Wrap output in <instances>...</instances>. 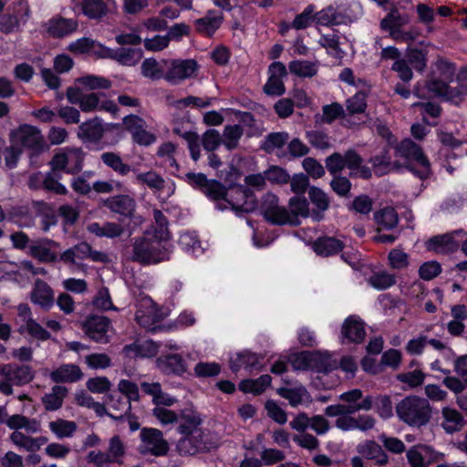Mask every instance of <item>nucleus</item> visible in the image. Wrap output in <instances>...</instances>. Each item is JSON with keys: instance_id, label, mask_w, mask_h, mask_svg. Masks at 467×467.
<instances>
[{"instance_id": "obj_5", "label": "nucleus", "mask_w": 467, "mask_h": 467, "mask_svg": "<svg viewBox=\"0 0 467 467\" xmlns=\"http://www.w3.org/2000/svg\"><path fill=\"white\" fill-rule=\"evenodd\" d=\"M338 407H344L341 404H333L326 407L324 412L327 417H337L335 426L343 431H350L358 430L360 431H368L375 426V419L368 414H360L358 417L352 415L356 412H338Z\"/></svg>"}, {"instance_id": "obj_14", "label": "nucleus", "mask_w": 467, "mask_h": 467, "mask_svg": "<svg viewBox=\"0 0 467 467\" xmlns=\"http://www.w3.org/2000/svg\"><path fill=\"white\" fill-rule=\"evenodd\" d=\"M367 97V93L359 91L346 100L345 114L347 128H353L364 122L362 116L365 114L368 106Z\"/></svg>"}, {"instance_id": "obj_18", "label": "nucleus", "mask_w": 467, "mask_h": 467, "mask_svg": "<svg viewBox=\"0 0 467 467\" xmlns=\"http://www.w3.org/2000/svg\"><path fill=\"white\" fill-rule=\"evenodd\" d=\"M441 456V453L424 444L414 445L406 451L408 462L411 467H428L438 462Z\"/></svg>"}, {"instance_id": "obj_11", "label": "nucleus", "mask_w": 467, "mask_h": 467, "mask_svg": "<svg viewBox=\"0 0 467 467\" xmlns=\"http://www.w3.org/2000/svg\"><path fill=\"white\" fill-rule=\"evenodd\" d=\"M225 201L236 213H251L256 208V198L247 186L235 185L227 190Z\"/></svg>"}, {"instance_id": "obj_51", "label": "nucleus", "mask_w": 467, "mask_h": 467, "mask_svg": "<svg viewBox=\"0 0 467 467\" xmlns=\"http://www.w3.org/2000/svg\"><path fill=\"white\" fill-rule=\"evenodd\" d=\"M289 135L287 132H271L265 136L262 142L261 149L267 153L282 149L287 142Z\"/></svg>"}, {"instance_id": "obj_50", "label": "nucleus", "mask_w": 467, "mask_h": 467, "mask_svg": "<svg viewBox=\"0 0 467 467\" xmlns=\"http://www.w3.org/2000/svg\"><path fill=\"white\" fill-rule=\"evenodd\" d=\"M277 393L287 400L292 407L298 406L309 398V394L304 387L280 388L277 389Z\"/></svg>"}, {"instance_id": "obj_42", "label": "nucleus", "mask_w": 467, "mask_h": 467, "mask_svg": "<svg viewBox=\"0 0 467 467\" xmlns=\"http://www.w3.org/2000/svg\"><path fill=\"white\" fill-rule=\"evenodd\" d=\"M103 127L99 118L82 122L78 127V136L90 141H96L103 136Z\"/></svg>"}, {"instance_id": "obj_61", "label": "nucleus", "mask_w": 467, "mask_h": 467, "mask_svg": "<svg viewBox=\"0 0 467 467\" xmlns=\"http://www.w3.org/2000/svg\"><path fill=\"white\" fill-rule=\"evenodd\" d=\"M59 171H52L46 174L44 178L43 188L48 192H52L57 194L65 195L67 192V188L59 182L61 179Z\"/></svg>"}, {"instance_id": "obj_32", "label": "nucleus", "mask_w": 467, "mask_h": 467, "mask_svg": "<svg viewBox=\"0 0 467 467\" xmlns=\"http://www.w3.org/2000/svg\"><path fill=\"white\" fill-rule=\"evenodd\" d=\"M344 248L342 241L331 237L322 236L317 238L313 244L314 251L322 256H330L341 252Z\"/></svg>"}, {"instance_id": "obj_43", "label": "nucleus", "mask_w": 467, "mask_h": 467, "mask_svg": "<svg viewBox=\"0 0 467 467\" xmlns=\"http://www.w3.org/2000/svg\"><path fill=\"white\" fill-rule=\"evenodd\" d=\"M409 21L408 15L401 14L396 7H393L380 21V28L389 34L391 30L401 28L403 26L407 25Z\"/></svg>"}, {"instance_id": "obj_29", "label": "nucleus", "mask_w": 467, "mask_h": 467, "mask_svg": "<svg viewBox=\"0 0 467 467\" xmlns=\"http://www.w3.org/2000/svg\"><path fill=\"white\" fill-rule=\"evenodd\" d=\"M131 409L129 399L119 393H113L109 398L107 415L113 420H121Z\"/></svg>"}, {"instance_id": "obj_27", "label": "nucleus", "mask_w": 467, "mask_h": 467, "mask_svg": "<svg viewBox=\"0 0 467 467\" xmlns=\"http://www.w3.org/2000/svg\"><path fill=\"white\" fill-rule=\"evenodd\" d=\"M177 422V431L182 435L192 432L198 433V431H202L200 428L202 422L200 414L191 409L182 410L180 416H178Z\"/></svg>"}, {"instance_id": "obj_12", "label": "nucleus", "mask_w": 467, "mask_h": 467, "mask_svg": "<svg viewBox=\"0 0 467 467\" xmlns=\"http://www.w3.org/2000/svg\"><path fill=\"white\" fill-rule=\"evenodd\" d=\"M198 69L199 65L194 59L168 60L165 79L172 85H178L194 76Z\"/></svg>"}, {"instance_id": "obj_54", "label": "nucleus", "mask_w": 467, "mask_h": 467, "mask_svg": "<svg viewBox=\"0 0 467 467\" xmlns=\"http://www.w3.org/2000/svg\"><path fill=\"white\" fill-rule=\"evenodd\" d=\"M142 52L140 48L119 47L115 53V60L123 66L136 65L141 58Z\"/></svg>"}, {"instance_id": "obj_16", "label": "nucleus", "mask_w": 467, "mask_h": 467, "mask_svg": "<svg viewBox=\"0 0 467 467\" xmlns=\"http://www.w3.org/2000/svg\"><path fill=\"white\" fill-rule=\"evenodd\" d=\"M269 77L264 86V92L268 96L279 97L285 94V87L283 78L287 76L284 63L275 61L268 67Z\"/></svg>"}, {"instance_id": "obj_22", "label": "nucleus", "mask_w": 467, "mask_h": 467, "mask_svg": "<svg viewBox=\"0 0 467 467\" xmlns=\"http://www.w3.org/2000/svg\"><path fill=\"white\" fill-rule=\"evenodd\" d=\"M103 205L114 213L131 217L136 208V202L130 194H117L104 200Z\"/></svg>"}, {"instance_id": "obj_44", "label": "nucleus", "mask_w": 467, "mask_h": 467, "mask_svg": "<svg viewBox=\"0 0 467 467\" xmlns=\"http://www.w3.org/2000/svg\"><path fill=\"white\" fill-rule=\"evenodd\" d=\"M101 161L114 171L119 176H126L131 171H134L130 165L125 163L121 157L111 151L103 152L100 156Z\"/></svg>"}, {"instance_id": "obj_39", "label": "nucleus", "mask_w": 467, "mask_h": 467, "mask_svg": "<svg viewBox=\"0 0 467 467\" xmlns=\"http://www.w3.org/2000/svg\"><path fill=\"white\" fill-rule=\"evenodd\" d=\"M9 429L14 431H19L20 429H25L28 433H37L40 431V422L36 419H29L21 414H14L9 416L5 424Z\"/></svg>"}, {"instance_id": "obj_24", "label": "nucleus", "mask_w": 467, "mask_h": 467, "mask_svg": "<svg viewBox=\"0 0 467 467\" xmlns=\"http://www.w3.org/2000/svg\"><path fill=\"white\" fill-rule=\"evenodd\" d=\"M463 234L464 233L462 231H455L454 233L451 234L434 236L427 242V249L429 251H433L437 254H445L453 253L460 246V243L457 240H455L454 236Z\"/></svg>"}, {"instance_id": "obj_8", "label": "nucleus", "mask_w": 467, "mask_h": 467, "mask_svg": "<svg viewBox=\"0 0 467 467\" xmlns=\"http://www.w3.org/2000/svg\"><path fill=\"white\" fill-rule=\"evenodd\" d=\"M140 442L138 451L142 455L155 457L165 456L169 451V444L162 432L154 428H142L140 432Z\"/></svg>"}, {"instance_id": "obj_33", "label": "nucleus", "mask_w": 467, "mask_h": 467, "mask_svg": "<svg viewBox=\"0 0 467 467\" xmlns=\"http://www.w3.org/2000/svg\"><path fill=\"white\" fill-rule=\"evenodd\" d=\"M68 389L61 385H55L52 387L50 392L46 393L42 398L41 401L46 410L55 411L59 410L64 402V399L67 397Z\"/></svg>"}, {"instance_id": "obj_9", "label": "nucleus", "mask_w": 467, "mask_h": 467, "mask_svg": "<svg viewBox=\"0 0 467 467\" xmlns=\"http://www.w3.org/2000/svg\"><path fill=\"white\" fill-rule=\"evenodd\" d=\"M164 316L153 300L149 296H141L137 302L135 318L137 323L146 330L155 332L159 327L158 323Z\"/></svg>"}, {"instance_id": "obj_1", "label": "nucleus", "mask_w": 467, "mask_h": 467, "mask_svg": "<svg viewBox=\"0 0 467 467\" xmlns=\"http://www.w3.org/2000/svg\"><path fill=\"white\" fill-rule=\"evenodd\" d=\"M132 259L141 264H157L169 259L168 241L151 233L135 238Z\"/></svg>"}, {"instance_id": "obj_38", "label": "nucleus", "mask_w": 467, "mask_h": 467, "mask_svg": "<svg viewBox=\"0 0 467 467\" xmlns=\"http://www.w3.org/2000/svg\"><path fill=\"white\" fill-rule=\"evenodd\" d=\"M308 196L314 205L317 206L318 211H313L311 217L315 221H320L323 219L322 213L327 211L329 207L330 201L327 194L317 187H310L308 191Z\"/></svg>"}, {"instance_id": "obj_35", "label": "nucleus", "mask_w": 467, "mask_h": 467, "mask_svg": "<svg viewBox=\"0 0 467 467\" xmlns=\"http://www.w3.org/2000/svg\"><path fill=\"white\" fill-rule=\"evenodd\" d=\"M441 426L447 433L459 431L465 425L462 415L455 409L445 407L441 410Z\"/></svg>"}, {"instance_id": "obj_2", "label": "nucleus", "mask_w": 467, "mask_h": 467, "mask_svg": "<svg viewBox=\"0 0 467 467\" xmlns=\"http://www.w3.org/2000/svg\"><path fill=\"white\" fill-rule=\"evenodd\" d=\"M396 412L406 424L420 428L430 421L432 409L427 399L410 395L397 404Z\"/></svg>"}, {"instance_id": "obj_25", "label": "nucleus", "mask_w": 467, "mask_h": 467, "mask_svg": "<svg viewBox=\"0 0 467 467\" xmlns=\"http://www.w3.org/2000/svg\"><path fill=\"white\" fill-rule=\"evenodd\" d=\"M50 379L57 383H75L83 379L84 374L79 366L67 363L62 364L56 369H54L50 375Z\"/></svg>"}, {"instance_id": "obj_31", "label": "nucleus", "mask_w": 467, "mask_h": 467, "mask_svg": "<svg viewBox=\"0 0 467 467\" xmlns=\"http://www.w3.org/2000/svg\"><path fill=\"white\" fill-rule=\"evenodd\" d=\"M140 388L143 392L152 397L156 407L172 406L176 399L162 391L161 385L159 382H142Z\"/></svg>"}, {"instance_id": "obj_10", "label": "nucleus", "mask_w": 467, "mask_h": 467, "mask_svg": "<svg viewBox=\"0 0 467 467\" xmlns=\"http://www.w3.org/2000/svg\"><path fill=\"white\" fill-rule=\"evenodd\" d=\"M84 152L79 148L66 149L55 154L50 161L54 171H64L69 174H76L82 170Z\"/></svg>"}, {"instance_id": "obj_17", "label": "nucleus", "mask_w": 467, "mask_h": 467, "mask_svg": "<svg viewBox=\"0 0 467 467\" xmlns=\"http://www.w3.org/2000/svg\"><path fill=\"white\" fill-rule=\"evenodd\" d=\"M156 368L164 375L182 377L188 370L187 361L181 354H161L156 358Z\"/></svg>"}, {"instance_id": "obj_15", "label": "nucleus", "mask_w": 467, "mask_h": 467, "mask_svg": "<svg viewBox=\"0 0 467 467\" xmlns=\"http://www.w3.org/2000/svg\"><path fill=\"white\" fill-rule=\"evenodd\" d=\"M110 327V320L103 316L88 317L83 323L85 334L91 340L100 344H106L109 341L108 332Z\"/></svg>"}, {"instance_id": "obj_26", "label": "nucleus", "mask_w": 467, "mask_h": 467, "mask_svg": "<svg viewBox=\"0 0 467 467\" xmlns=\"http://www.w3.org/2000/svg\"><path fill=\"white\" fill-rule=\"evenodd\" d=\"M31 301L43 309H49L54 305L52 288L43 280L36 279L31 291Z\"/></svg>"}, {"instance_id": "obj_3", "label": "nucleus", "mask_w": 467, "mask_h": 467, "mask_svg": "<svg viewBox=\"0 0 467 467\" xmlns=\"http://www.w3.org/2000/svg\"><path fill=\"white\" fill-rule=\"evenodd\" d=\"M413 93L416 97L421 99L439 98L454 104H459L467 97V86L462 80L458 82L457 86L451 87L444 81L431 78L424 82L423 88H420V84L416 85Z\"/></svg>"}, {"instance_id": "obj_21", "label": "nucleus", "mask_w": 467, "mask_h": 467, "mask_svg": "<svg viewBox=\"0 0 467 467\" xmlns=\"http://www.w3.org/2000/svg\"><path fill=\"white\" fill-rule=\"evenodd\" d=\"M342 343H360L366 336L365 325L357 316L347 317L341 327Z\"/></svg>"}, {"instance_id": "obj_59", "label": "nucleus", "mask_w": 467, "mask_h": 467, "mask_svg": "<svg viewBox=\"0 0 467 467\" xmlns=\"http://www.w3.org/2000/svg\"><path fill=\"white\" fill-rule=\"evenodd\" d=\"M309 144L317 150H326L332 147L330 137L321 130H309L306 133Z\"/></svg>"}, {"instance_id": "obj_62", "label": "nucleus", "mask_w": 467, "mask_h": 467, "mask_svg": "<svg viewBox=\"0 0 467 467\" xmlns=\"http://www.w3.org/2000/svg\"><path fill=\"white\" fill-rule=\"evenodd\" d=\"M288 204L290 208L289 213L294 215L296 219H298L299 216L305 218L311 216L309 203L304 196L296 195L290 198Z\"/></svg>"}, {"instance_id": "obj_49", "label": "nucleus", "mask_w": 467, "mask_h": 467, "mask_svg": "<svg viewBox=\"0 0 467 467\" xmlns=\"http://www.w3.org/2000/svg\"><path fill=\"white\" fill-rule=\"evenodd\" d=\"M374 219L380 229H393L399 222L397 212L392 207H385L374 214Z\"/></svg>"}, {"instance_id": "obj_6", "label": "nucleus", "mask_w": 467, "mask_h": 467, "mask_svg": "<svg viewBox=\"0 0 467 467\" xmlns=\"http://www.w3.org/2000/svg\"><path fill=\"white\" fill-rule=\"evenodd\" d=\"M261 213L266 222L274 225H298L299 219H296L289 211L279 204V199L273 193H267L263 199Z\"/></svg>"}, {"instance_id": "obj_57", "label": "nucleus", "mask_w": 467, "mask_h": 467, "mask_svg": "<svg viewBox=\"0 0 467 467\" xmlns=\"http://www.w3.org/2000/svg\"><path fill=\"white\" fill-rule=\"evenodd\" d=\"M322 120L325 123L330 124L337 119H341L343 125L346 127V114L345 109L338 102H333L322 107Z\"/></svg>"}, {"instance_id": "obj_52", "label": "nucleus", "mask_w": 467, "mask_h": 467, "mask_svg": "<svg viewBox=\"0 0 467 467\" xmlns=\"http://www.w3.org/2000/svg\"><path fill=\"white\" fill-rule=\"evenodd\" d=\"M82 10L91 19L100 18L108 12V3L105 0H83Z\"/></svg>"}, {"instance_id": "obj_45", "label": "nucleus", "mask_w": 467, "mask_h": 467, "mask_svg": "<svg viewBox=\"0 0 467 467\" xmlns=\"http://www.w3.org/2000/svg\"><path fill=\"white\" fill-rule=\"evenodd\" d=\"M88 231L99 237L115 238L120 236L124 229L116 223L107 222L103 224L92 223L88 227Z\"/></svg>"}, {"instance_id": "obj_36", "label": "nucleus", "mask_w": 467, "mask_h": 467, "mask_svg": "<svg viewBox=\"0 0 467 467\" xmlns=\"http://www.w3.org/2000/svg\"><path fill=\"white\" fill-rule=\"evenodd\" d=\"M78 27L74 19L57 17L47 23V32L54 37H63L73 33Z\"/></svg>"}, {"instance_id": "obj_58", "label": "nucleus", "mask_w": 467, "mask_h": 467, "mask_svg": "<svg viewBox=\"0 0 467 467\" xmlns=\"http://www.w3.org/2000/svg\"><path fill=\"white\" fill-rule=\"evenodd\" d=\"M18 332L20 334L26 332L31 337L39 341H47L51 338V334L35 319L27 325H21Z\"/></svg>"}, {"instance_id": "obj_30", "label": "nucleus", "mask_w": 467, "mask_h": 467, "mask_svg": "<svg viewBox=\"0 0 467 467\" xmlns=\"http://www.w3.org/2000/svg\"><path fill=\"white\" fill-rule=\"evenodd\" d=\"M9 439L17 448L30 452L38 451L41 446L47 442V438L46 437L33 438L21 431H13Z\"/></svg>"}, {"instance_id": "obj_37", "label": "nucleus", "mask_w": 467, "mask_h": 467, "mask_svg": "<svg viewBox=\"0 0 467 467\" xmlns=\"http://www.w3.org/2000/svg\"><path fill=\"white\" fill-rule=\"evenodd\" d=\"M337 368L336 360H333L327 353L310 352L309 370L320 373H328Z\"/></svg>"}, {"instance_id": "obj_7", "label": "nucleus", "mask_w": 467, "mask_h": 467, "mask_svg": "<svg viewBox=\"0 0 467 467\" xmlns=\"http://www.w3.org/2000/svg\"><path fill=\"white\" fill-rule=\"evenodd\" d=\"M399 151L401 156L408 161H413L419 166L414 167L408 163L406 168L420 179H426L431 173V164L427 157L424 155L421 148L411 140H404L399 146Z\"/></svg>"}, {"instance_id": "obj_23", "label": "nucleus", "mask_w": 467, "mask_h": 467, "mask_svg": "<svg viewBox=\"0 0 467 467\" xmlns=\"http://www.w3.org/2000/svg\"><path fill=\"white\" fill-rule=\"evenodd\" d=\"M0 373L13 384L17 386H23L33 380L35 377V371L31 366L20 365H4L0 367Z\"/></svg>"}, {"instance_id": "obj_55", "label": "nucleus", "mask_w": 467, "mask_h": 467, "mask_svg": "<svg viewBox=\"0 0 467 467\" xmlns=\"http://www.w3.org/2000/svg\"><path fill=\"white\" fill-rule=\"evenodd\" d=\"M271 376L262 375L256 379H246L240 383V389L244 392L260 394L271 384Z\"/></svg>"}, {"instance_id": "obj_56", "label": "nucleus", "mask_w": 467, "mask_h": 467, "mask_svg": "<svg viewBox=\"0 0 467 467\" xmlns=\"http://www.w3.org/2000/svg\"><path fill=\"white\" fill-rule=\"evenodd\" d=\"M406 60L416 71L422 72L427 67V51L416 47H408Z\"/></svg>"}, {"instance_id": "obj_13", "label": "nucleus", "mask_w": 467, "mask_h": 467, "mask_svg": "<svg viewBox=\"0 0 467 467\" xmlns=\"http://www.w3.org/2000/svg\"><path fill=\"white\" fill-rule=\"evenodd\" d=\"M13 143L20 144L22 147L34 151H40L44 148V140L41 131L31 125H22L11 132Z\"/></svg>"}, {"instance_id": "obj_40", "label": "nucleus", "mask_w": 467, "mask_h": 467, "mask_svg": "<svg viewBox=\"0 0 467 467\" xmlns=\"http://www.w3.org/2000/svg\"><path fill=\"white\" fill-rule=\"evenodd\" d=\"M167 62L168 60L157 61L154 58H146L141 64V74L152 80L165 79Z\"/></svg>"}, {"instance_id": "obj_53", "label": "nucleus", "mask_w": 467, "mask_h": 467, "mask_svg": "<svg viewBox=\"0 0 467 467\" xmlns=\"http://www.w3.org/2000/svg\"><path fill=\"white\" fill-rule=\"evenodd\" d=\"M136 181L139 183L147 185L150 190L156 192L163 191L166 183L165 180L153 171L138 173L136 175Z\"/></svg>"}, {"instance_id": "obj_19", "label": "nucleus", "mask_w": 467, "mask_h": 467, "mask_svg": "<svg viewBox=\"0 0 467 467\" xmlns=\"http://www.w3.org/2000/svg\"><path fill=\"white\" fill-rule=\"evenodd\" d=\"M66 95L67 100L71 104L78 105L83 112H92L98 110L102 93H84L78 87H69Z\"/></svg>"}, {"instance_id": "obj_47", "label": "nucleus", "mask_w": 467, "mask_h": 467, "mask_svg": "<svg viewBox=\"0 0 467 467\" xmlns=\"http://www.w3.org/2000/svg\"><path fill=\"white\" fill-rule=\"evenodd\" d=\"M90 253V245L88 243H80L66 250L61 255L60 260L65 264L77 265L79 261L88 258Z\"/></svg>"}, {"instance_id": "obj_4", "label": "nucleus", "mask_w": 467, "mask_h": 467, "mask_svg": "<svg viewBox=\"0 0 467 467\" xmlns=\"http://www.w3.org/2000/svg\"><path fill=\"white\" fill-rule=\"evenodd\" d=\"M127 454V447L119 435L108 441L105 451H90L87 454V462L96 467H109L112 464L121 465Z\"/></svg>"}, {"instance_id": "obj_34", "label": "nucleus", "mask_w": 467, "mask_h": 467, "mask_svg": "<svg viewBox=\"0 0 467 467\" xmlns=\"http://www.w3.org/2000/svg\"><path fill=\"white\" fill-rule=\"evenodd\" d=\"M123 351L130 358H150L158 353V346L151 340H146L126 345Z\"/></svg>"}, {"instance_id": "obj_41", "label": "nucleus", "mask_w": 467, "mask_h": 467, "mask_svg": "<svg viewBox=\"0 0 467 467\" xmlns=\"http://www.w3.org/2000/svg\"><path fill=\"white\" fill-rule=\"evenodd\" d=\"M48 429L57 439L62 440L72 438L78 430V425L73 420L58 418L48 423Z\"/></svg>"}, {"instance_id": "obj_64", "label": "nucleus", "mask_w": 467, "mask_h": 467, "mask_svg": "<svg viewBox=\"0 0 467 467\" xmlns=\"http://www.w3.org/2000/svg\"><path fill=\"white\" fill-rule=\"evenodd\" d=\"M77 81L89 90L108 89L111 87L110 80L106 78L95 75H87L78 78Z\"/></svg>"}, {"instance_id": "obj_60", "label": "nucleus", "mask_w": 467, "mask_h": 467, "mask_svg": "<svg viewBox=\"0 0 467 467\" xmlns=\"http://www.w3.org/2000/svg\"><path fill=\"white\" fill-rule=\"evenodd\" d=\"M45 244H55L52 241L46 240L44 244H34L30 246V254L40 262L51 263L57 258V254L52 252Z\"/></svg>"}, {"instance_id": "obj_20", "label": "nucleus", "mask_w": 467, "mask_h": 467, "mask_svg": "<svg viewBox=\"0 0 467 467\" xmlns=\"http://www.w3.org/2000/svg\"><path fill=\"white\" fill-rule=\"evenodd\" d=\"M176 447L182 455H194L207 450L208 446L204 440V431H201L198 433L183 434V437L178 441Z\"/></svg>"}, {"instance_id": "obj_63", "label": "nucleus", "mask_w": 467, "mask_h": 467, "mask_svg": "<svg viewBox=\"0 0 467 467\" xmlns=\"http://www.w3.org/2000/svg\"><path fill=\"white\" fill-rule=\"evenodd\" d=\"M221 23V16H206L196 21V28L200 33L207 36H211L220 27Z\"/></svg>"}, {"instance_id": "obj_48", "label": "nucleus", "mask_w": 467, "mask_h": 467, "mask_svg": "<svg viewBox=\"0 0 467 467\" xmlns=\"http://www.w3.org/2000/svg\"><path fill=\"white\" fill-rule=\"evenodd\" d=\"M244 135V128L239 124L226 125L223 129L222 141L228 150H233L239 146V141Z\"/></svg>"}, {"instance_id": "obj_28", "label": "nucleus", "mask_w": 467, "mask_h": 467, "mask_svg": "<svg viewBox=\"0 0 467 467\" xmlns=\"http://www.w3.org/2000/svg\"><path fill=\"white\" fill-rule=\"evenodd\" d=\"M357 451L368 460H374L377 465L382 466L388 463L389 457L381 446L374 441H365L357 446Z\"/></svg>"}, {"instance_id": "obj_46", "label": "nucleus", "mask_w": 467, "mask_h": 467, "mask_svg": "<svg viewBox=\"0 0 467 467\" xmlns=\"http://www.w3.org/2000/svg\"><path fill=\"white\" fill-rule=\"evenodd\" d=\"M318 61L293 60L289 63V71L299 78H312L318 71Z\"/></svg>"}]
</instances>
